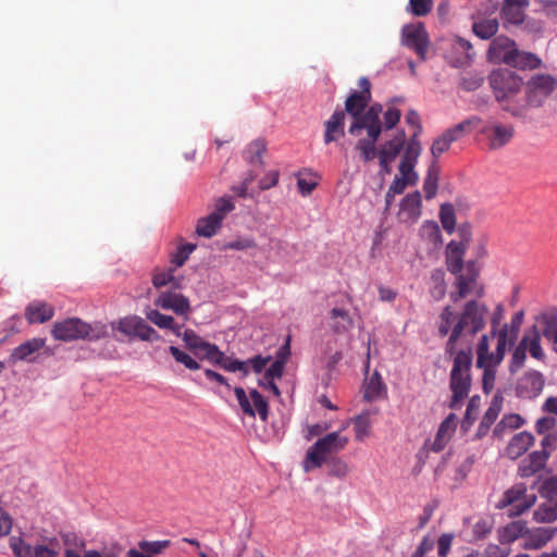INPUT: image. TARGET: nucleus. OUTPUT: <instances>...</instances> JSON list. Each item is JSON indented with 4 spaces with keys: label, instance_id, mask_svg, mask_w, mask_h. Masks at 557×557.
<instances>
[{
    "label": "nucleus",
    "instance_id": "obj_3",
    "mask_svg": "<svg viewBox=\"0 0 557 557\" xmlns=\"http://www.w3.org/2000/svg\"><path fill=\"white\" fill-rule=\"evenodd\" d=\"M487 59L491 63H504L522 70L536 69L541 64V60L535 54L519 50L517 44L504 35L497 36L491 41Z\"/></svg>",
    "mask_w": 557,
    "mask_h": 557
},
{
    "label": "nucleus",
    "instance_id": "obj_23",
    "mask_svg": "<svg viewBox=\"0 0 557 557\" xmlns=\"http://www.w3.org/2000/svg\"><path fill=\"white\" fill-rule=\"evenodd\" d=\"M382 127L383 126L380 117H374L362 113L352 121L348 132L352 136H358L362 129H366L369 137L379 139L382 133Z\"/></svg>",
    "mask_w": 557,
    "mask_h": 557
},
{
    "label": "nucleus",
    "instance_id": "obj_40",
    "mask_svg": "<svg viewBox=\"0 0 557 557\" xmlns=\"http://www.w3.org/2000/svg\"><path fill=\"white\" fill-rule=\"evenodd\" d=\"M499 23L496 17L480 18L472 24V32L481 39L487 40L496 35Z\"/></svg>",
    "mask_w": 557,
    "mask_h": 557
},
{
    "label": "nucleus",
    "instance_id": "obj_60",
    "mask_svg": "<svg viewBox=\"0 0 557 557\" xmlns=\"http://www.w3.org/2000/svg\"><path fill=\"white\" fill-rule=\"evenodd\" d=\"M451 144V140L445 133H442L438 137H436L431 146L433 161L437 163V159L449 149Z\"/></svg>",
    "mask_w": 557,
    "mask_h": 557
},
{
    "label": "nucleus",
    "instance_id": "obj_47",
    "mask_svg": "<svg viewBox=\"0 0 557 557\" xmlns=\"http://www.w3.org/2000/svg\"><path fill=\"white\" fill-rule=\"evenodd\" d=\"M265 144L261 139L251 141L244 151V159L250 164H262V156L265 152Z\"/></svg>",
    "mask_w": 557,
    "mask_h": 557
},
{
    "label": "nucleus",
    "instance_id": "obj_44",
    "mask_svg": "<svg viewBox=\"0 0 557 557\" xmlns=\"http://www.w3.org/2000/svg\"><path fill=\"white\" fill-rule=\"evenodd\" d=\"M386 391L379 372H374L366 382L364 399L372 401L379 399Z\"/></svg>",
    "mask_w": 557,
    "mask_h": 557
},
{
    "label": "nucleus",
    "instance_id": "obj_50",
    "mask_svg": "<svg viewBox=\"0 0 557 557\" xmlns=\"http://www.w3.org/2000/svg\"><path fill=\"white\" fill-rule=\"evenodd\" d=\"M420 236L434 246L442 243L441 228L435 221H424L420 227Z\"/></svg>",
    "mask_w": 557,
    "mask_h": 557
},
{
    "label": "nucleus",
    "instance_id": "obj_21",
    "mask_svg": "<svg viewBox=\"0 0 557 557\" xmlns=\"http://www.w3.org/2000/svg\"><path fill=\"white\" fill-rule=\"evenodd\" d=\"M557 528L552 527H540L532 530L527 528L521 546L524 549H540L555 536Z\"/></svg>",
    "mask_w": 557,
    "mask_h": 557
},
{
    "label": "nucleus",
    "instance_id": "obj_45",
    "mask_svg": "<svg viewBox=\"0 0 557 557\" xmlns=\"http://www.w3.org/2000/svg\"><path fill=\"white\" fill-rule=\"evenodd\" d=\"M524 423L523 418L517 413L506 414L502 418V420L496 424L493 433L496 437H504L507 431H512L519 429Z\"/></svg>",
    "mask_w": 557,
    "mask_h": 557
},
{
    "label": "nucleus",
    "instance_id": "obj_36",
    "mask_svg": "<svg viewBox=\"0 0 557 557\" xmlns=\"http://www.w3.org/2000/svg\"><path fill=\"white\" fill-rule=\"evenodd\" d=\"M145 313L146 318L158 327L170 330L176 336H181L182 325L175 323L173 317L163 314L154 309H148L145 311Z\"/></svg>",
    "mask_w": 557,
    "mask_h": 557
},
{
    "label": "nucleus",
    "instance_id": "obj_43",
    "mask_svg": "<svg viewBox=\"0 0 557 557\" xmlns=\"http://www.w3.org/2000/svg\"><path fill=\"white\" fill-rule=\"evenodd\" d=\"M65 546L64 557H82L79 552L85 548L86 542L74 532L61 533Z\"/></svg>",
    "mask_w": 557,
    "mask_h": 557
},
{
    "label": "nucleus",
    "instance_id": "obj_25",
    "mask_svg": "<svg viewBox=\"0 0 557 557\" xmlns=\"http://www.w3.org/2000/svg\"><path fill=\"white\" fill-rule=\"evenodd\" d=\"M549 457V451H533L527 458L522 459L518 474L521 478H530L544 469L546 461Z\"/></svg>",
    "mask_w": 557,
    "mask_h": 557
},
{
    "label": "nucleus",
    "instance_id": "obj_55",
    "mask_svg": "<svg viewBox=\"0 0 557 557\" xmlns=\"http://www.w3.org/2000/svg\"><path fill=\"white\" fill-rule=\"evenodd\" d=\"M440 219L444 230L451 234L455 231L456 218L454 207L450 203L441 206Z\"/></svg>",
    "mask_w": 557,
    "mask_h": 557
},
{
    "label": "nucleus",
    "instance_id": "obj_7",
    "mask_svg": "<svg viewBox=\"0 0 557 557\" xmlns=\"http://www.w3.org/2000/svg\"><path fill=\"white\" fill-rule=\"evenodd\" d=\"M454 275L456 276L454 283L456 292L449 294V298L453 302L456 304L467 298L470 294H474L479 298L484 296V286L478 282L480 267L476 261H468L465 269Z\"/></svg>",
    "mask_w": 557,
    "mask_h": 557
},
{
    "label": "nucleus",
    "instance_id": "obj_31",
    "mask_svg": "<svg viewBox=\"0 0 557 557\" xmlns=\"http://www.w3.org/2000/svg\"><path fill=\"white\" fill-rule=\"evenodd\" d=\"M482 123L480 116L472 115L462 122L447 128L444 133L448 136L451 143H455L466 136H468L474 128Z\"/></svg>",
    "mask_w": 557,
    "mask_h": 557
},
{
    "label": "nucleus",
    "instance_id": "obj_46",
    "mask_svg": "<svg viewBox=\"0 0 557 557\" xmlns=\"http://www.w3.org/2000/svg\"><path fill=\"white\" fill-rule=\"evenodd\" d=\"M181 336L187 347L193 354L197 351L199 348H209L214 350L215 344H211L209 342L203 341L199 335L196 334L193 330H185L184 333L181 332Z\"/></svg>",
    "mask_w": 557,
    "mask_h": 557
},
{
    "label": "nucleus",
    "instance_id": "obj_29",
    "mask_svg": "<svg viewBox=\"0 0 557 557\" xmlns=\"http://www.w3.org/2000/svg\"><path fill=\"white\" fill-rule=\"evenodd\" d=\"M542 335V326L537 329L533 326L531 330L525 332L520 342H524L525 349L529 351L530 356L536 360L544 361L546 355L541 344Z\"/></svg>",
    "mask_w": 557,
    "mask_h": 557
},
{
    "label": "nucleus",
    "instance_id": "obj_33",
    "mask_svg": "<svg viewBox=\"0 0 557 557\" xmlns=\"http://www.w3.org/2000/svg\"><path fill=\"white\" fill-rule=\"evenodd\" d=\"M482 123L480 116L472 115L462 122L447 128L444 133L448 136L451 143H455L466 136H468L474 128Z\"/></svg>",
    "mask_w": 557,
    "mask_h": 557
},
{
    "label": "nucleus",
    "instance_id": "obj_52",
    "mask_svg": "<svg viewBox=\"0 0 557 557\" xmlns=\"http://www.w3.org/2000/svg\"><path fill=\"white\" fill-rule=\"evenodd\" d=\"M376 141H377V139H374L369 136L367 138H361L357 141L356 150L359 151L360 157L364 162H370L376 157V154H377V151L375 148Z\"/></svg>",
    "mask_w": 557,
    "mask_h": 557
},
{
    "label": "nucleus",
    "instance_id": "obj_22",
    "mask_svg": "<svg viewBox=\"0 0 557 557\" xmlns=\"http://www.w3.org/2000/svg\"><path fill=\"white\" fill-rule=\"evenodd\" d=\"M529 0H504L500 16L505 23L520 25L524 22Z\"/></svg>",
    "mask_w": 557,
    "mask_h": 557
},
{
    "label": "nucleus",
    "instance_id": "obj_30",
    "mask_svg": "<svg viewBox=\"0 0 557 557\" xmlns=\"http://www.w3.org/2000/svg\"><path fill=\"white\" fill-rule=\"evenodd\" d=\"M45 345L46 339L44 338L28 339L12 350L10 361L14 363L16 361L28 360L29 356L40 350Z\"/></svg>",
    "mask_w": 557,
    "mask_h": 557
},
{
    "label": "nucleus",
    "instance_id": "obj_28",
    "mask_svg": "<svg viewBox=\"0 0 557 557\" xmlns=\"http://www.w3.org/2000/svg\"><path fill=\"white\" fill-rule=\"evenodd\" d=\"M466 245L463 242L451 240L446 248V265L451 274H457L465 269L463 255Z\"/></svg>",
    "mask_w": 557,
    "mask_h": 557
},
{
    "label": "nucleus",
    "instance_id": "obj_58",
    "mask_svg": "<svg viewBox=\"0 0 557 557\" xmlns=\"http://www.w3.org/2000/svg\"><path fill=\"white\" fill-rule=\"evenodd\" d=\"M523 317H524L523 311L516 312L513 314V317L511 318L510 324H504L503 327L500 329V330H505L507 327V330H508V338H507L508 345H512L515 343V341L517 339L520 326L523 322Z\"/></svg>",
    "mask_w": 557,
    "mask_h": 557
},
{
    "label": "nucleus",
    "instance_id": "obj_59",
    "mask_svg": "<svg viewBox=\"0 0 557 557\" xmlns=\"http://www.w3.org/2000/svg\"><path fill=\"white\" fill-rule=\"evenodd\" d=\"M170 354L173 356L176 362L184 364L189 370H199L200 364L191 358L188 354L184 352L176 346L169 347Z\"/></svg>",
    "mask_w": 557,
    "mask_h": 557
},
{
    "label": "nucleus",
    "instance_id": "obj_4",
    "mask_svg": "<svg viewBox=\"0 0 557 557\" xmlns=\"http://www.w3.org/2000/svg\"><path fill=\"white\" fill-rule=\"evenodd\" d=\"M51 334L57 341L72 342L77 339H87L96 342L109 336V326L102 322L91 324L84 322L79 318H69L55 322Z\"/></svg>",
    "mask_w": 557,
    "mask_h": 557
},
{
    "label": "nucleus",
    "instance_id": "obj_9",
    "mask_svg": "<svg viewBox=\"0 0 557 557\" xmlns=\"http://www.w3.org/2000/svg\"><path fill=\"white\" fill-rule=\"evenodd\" d=\"M557 86V81L548 74L533 75L527 83L523 95L525 110L529 107H541L545 100L553 94Z\"/></svg>",
    "mask_w": 557,
    "mask_h": 557
},
{
    "label": "nucleus",
    "instance_id": "obj_56",
    "mask_svg": "<svg viewBox=\"0 0 557 557\" xmlns=\"http://www.w3.org/2000/svg\"><path fill=\"white\" fill-rule=\"evenodd\" d=\"M527 359V349L524 342H519V344L516 346V348L512 351L511 360L509 364V371L511 373L517 372L519 369H521L524 366Z\"/></svg>",
    "mask_w": 557,
    "mask_h": 557
},
{
    "label": "nucleus",
    "instance_id": "obj_48",
    "mask_svg": "<svg viewBox=\"0 0 557 557\" xmlns=\"http://www.w3.org/2000/svg\"><path fill=\"white\" fill-rule=\"evenodd\" d=\"M214 364L228 372L238 371L242 372L244 376L248 375V362L232 359L231 357H227L223 351H221V357L216 359Z\"/></svg>",
    "mask_w": 557,
    "mask_h": 557
},
{
    "label": "nucleus",
    "instance_id": "obj_39",
    "mask_svg": "<svg viewBox=\"0 0 557 557\" xmlns=\"http://www.w3.org/2000/svg\"><path fill=\"white\" fill-rule=\"evenodd\" d=\"M440 181V166L435 161L429 165L423 181V191L426 200L433 199L437 194Z\"/></svg>",
    "mask_w": 557,
    "mask_h": 557
},
{
    "label": "nucleus",
    "instance_id": "obj_8",
    "mask_svg": "<svg viewBox=\"0 0 557 557\" xmlns=\"http://www.w3.org/2000/svg\"><path fill=\"white\" fill-rule=\"evenodd\" d=\"M536 502L534 494H528L525 484L518 483L507 490L497 504V508L507 509L511 518L519 517L528 511Z\"/></svg>",
    "mask_w": 557,
    "mask_h": 557
},
{
    "label": "nucleus",
    "instance_id": "obj_5",
    "mask_svg": "<svg viewBox=\"0 0 557 557\" xmlns=\"http://www.w3.org/2000/svg\"><path fill=\"white\" fill-rule=\"evenodd\" d=\"M454 355V363L449 375V388L453 393L449 407L457 409L461 401L469 396L471 388L472 351L470 348L455 350Z\"/></svg>",
    "mask_w": 557,
    "mask_h": 557
},
{
    "label": "nucleus",
    "instance_id": "obj_27",
    "mask_svg": "<svg viewBox=\"0 0 557 557\" xmlns=\"http://www.w3.org/2000/svg\"><path fill=\"white\" fill-rule=\"evenodd\" d=\"M54 315V308L45 301L35 300L25 309V318L30 324L45 323Z\"/></svg>",
    "mask_w": 557,
    "mask_h": 557
},
{
    "label": "nucleus",
    "instance_id": "obj_51",
    "mask_svg": "<svg viewBox=\"0 0 557 557\" xmlns=\"http://www.w3.org/2000/svg\"><path fill=\"white\" fill-rule=\"evenodd\" d=\"M355 438L358 442L364 441L370 435L371 419L368 412L358 414L354 420Z\"/></svg>",
    "mask_w": 557,
    "mask_h": 557
},
{
    "label": "nucleus",
    "instance_id": "obj_20",
    "mask_svg": "<svg viewBox=\"0 0 557 557\" xmlns=\"http://www.w3.org/2000/svg\"><path fill=\"white\" fill-rule=\"evenodd\" d=\"M154 305L165 310H172L176 314L186 315L190 312V304L187 297L173 292H162L154 300Z\"/></svg>",
    "mask_w": 557,
    "mask_h": 557
},
{
    "label": "nucleus",
    "instance_id": "obj_57",
    "mask_svg": "<svg viewBox=\"0 0 557 557\" xmlns=\"http://www.w3.org/2000/svg\"><path fill=\"white\" fill-rule=\"evenodd\" d=\"M171 541H140L138 547L140 550L147 553L150 556L161 554L164 549L170 547Z\"/></svg>",
    "mask_w": 557,
    "mask_h": 557
},
{
    "label": "nucleus",
    "instance_id": "obj_26",
    "mask_svg": "<svg viewBox=\"0 0 557 557\" xmlns=\"http://www.w3.org/2000/svg\"><path fill=\"white\" fill-rule=\"evenodd\" d=\"M533 443L534 436L531 433L527 431L517 433L508 443L505 449V455L508 458L516 460L521 457L533 445Z\"/></svg>",
    "mask_w": 557,
    "mask_h": 557
},
{
    "label": "nucleus",
    "instance_id": "obj_14",
    "mask_svg": "<svg viewBox=\"0 0 557 557\" xmlns=\"http://www.w3.org/2000/svg\"><path fill=\"white\" fill-rule=\"evenodd\" d=\"M403 41L406 47L412 49L420 59H425L429 47V38L425 27L422 23L416 25H406L403 28Z\"/></svg>",
    "mask_w": 557,
    "mask_h": 557
},
{
    "label": "nucleus",
    "instance_id": "obj_49",
    "mask_svg": "<svg viewBox=\"0 0 557 557\" xmlns=\"http://www.w3.org/2000/svg\"><path fill=\"white\" fill-rule=\"evenodd\" d=\"M500 412V406L498 404L492 403V405L488 407V409L485 411L484 416L482 417L480 424L478 426V436L482 437L484 436L493 423L496 421Z\"/></svg>",
    "mask_w": 557,
    "mask_h": 557
},
{
    "label": "nucleus",
    "instance_id": "obj_10",
    "mask_svg": "<svg viewBox=\"0 0 557 557\" xmlns=\"http://www.w3.org/2000/svg\"><path fill=\"white\" fill-rule=\"evenodd\" d=\"M508 330H499L497 333V345L494 352L490 351V336L483 334L476 347V367L498 366L505 357L507 348Z\"/></svg>",
    "mask_w": 557,
    "mask_h": 557
},
{
    "label": "nucleus",
    "instance_id": "obj_37",
    "mask_svg": "<svg viewBox=\"0 0 557 557\" xmlns=\"http://www.w3.org/2000/svg\"><path fill=\"white\" fill-rule=\"evenodd\" d=\"M537 523H550L557 520V498H544V502L533 512Z\"/></svg>",
    "mask_w": 557,
    "mask_h": 557
},
{
    "label": "nucleus",
    "instance_id": "obj_41",
    "mask_svg": "<svg viewBox=\"0 0 557 557\" xmlns=\"http://www.w3.org/2000/svg\"><path fill=\"white\" fill-rule=\"evenodd\" d=\"M222 226V221L215 214L201 218L197 222L196 233L206 238L214 236Z\"/></svg>",
    "mask_w": 557,
    "mask_h": 557
},
{
    "label": "nucleus",
    "instance_id": "obj_11",
    "mask_svg": "<svg viewBox=\"0 0 557 557\" xmlns=\"http://www.w3.org/2000/svg\"><path fill=\"white\" fill-rule=\"evenodd\" d=\"M10 546L16 557H60V543L55 537L36 545H30L21 537H11Z\"/></svg>",
    "mask_w": 557,
    "mask_h": 557
},
{
    "label": "nucleus",
    "instance_id": "obj_2",
    "mask_svg": "<svg viewBox=\"0 0 557 557\" xmlns=\"http://www.w3.org/2000/svg\"><path fill=\"white\" fill-rule=\"evenodd\" d=\"M488 81L503 110L513 116L525 114L523 81L519 75L510 70L499 69L491 73Z\"/></svg>",
    "mask_w": 557,
    "mask_h": 557
},
{
    "label": "nucleus",
    "instance_id": "obj_53",
    "mask_svg": "<svg viewBox=\"0 0 557 557\" xmlns=\"http://www.w3.org/2000/svg\"><path fill=\"white\" fill-rule=\"evenodd\" d=\"M493 520L490 517L479 518L472 525V539L480 541L485 539L493 529Z\"/></svg>",
    "mask_w": 557,
    "mask_h": 557
},
{
    "label": "nucleus",
    "instance_id": "obj_16",
    "mask_svg": "<svg viewBox=\"0 0 557 557\" xmlns=\"http://www.w3.org/2000/svg\"><path fill=\"white\" fill-rule=\"evenodd\" d=\"M545 385L544 376L536 370L527 371L517 382L516 392L523 399L536 398Z\"/></svg>",
    "mask_w": 557,
    "mask_h": 557
},
{
    "label": "nucleus",
    "instance_id": "obj_1",
    "mask_svg": "<svg viewBox=\"0 0 557 557\" xmlns=\"http://www.w3.org/2000/svg\"><path fill=\"white\" fill-rule=\"evenodd\" d=\"M487 313V306L475 299L466 301L459 312L450 305L445 306L440 313L437 329L440 336L448 335L446 354H455L457 342L462 336H474L482 331L486 324Z\"/></svg>",
    "mask_w": 557,
    "mask_h": 557
},
{
    "label": "nucleus",
    "instance_id": "obj_13",
    "mask_svg": "<svg viewBox=\"0 0 557 557\" xmlns=\"http://www.w3.org/2000/svg\"><path fill=\"white\" fill-rule=\"evenodd\" d=\"M360 91L351 92L345 101V114L348 113L352 121L363 113L371 100V83L367 77L358 82Z\"/></svg>",
    "mask_w": 557,
    "mask_h": 557
},
{
    "label": "nucleus",
    "instance_id": "obj_63",
    "mask_svg": "<svg viewBox=\"0 0 557 557\" xmlns=\"http://www.w3.org/2000/svg\"><path fill=\"white\" fill-rule=\"evenodd\" d=\"M539 492L542 498H557V475L546 479L542 483Z\"/></svg>",
    "mask_w": 557,
    "mask_h": 557
},
{
    "label": "nucleus",
    "instance_id": "obj_19",
    "mask_svg": "<svg viewBox=\"0 0 557 557\" xmlns=\"http://www.w3.org/2000/svg\"><path fill=\"white\" fill-rule=\"evenodd\" d=\"M536 322L542 326V335L557 355V306L550 307L536 317Z\"/></svg>",
    "mask_w": 557,
    "mask_h": 557
},
{
    "label": "nucleus",
    "instance_id": "obj_24",
    "mask_svg": "<svg viewBox=\"0 0 557 557\" xmlns=\"http://www.w3.org/2000/svg\"><path fill=\"white\" fill-rule=\"evenodd\" d=\"M345 111L335 110L324 123V144L329 145L333 141L338 140L345 135Z\"/></svg>",
    "mask_w": 557,
    "mask_h": 557
},
{
    "label": "nucleus",
    "instance_id": "obj_17",
    "mask_svg": "<svg viewBox=\"0 0 557 557\" xmlns=\"http://www.w3.org/2000/svg\"><path fill=\"white\" fill-rule=\"evenodd\" d=\"M457 426V417L454 413L448 414L440 424L435 438L428 440L423 448L428 451L441 453L451 440Z\"/></svg>",
    "mask_w": 557,
    "mask_h": 557
},
{
    "label": "nucleus",
    "instance_id": "obj_32",
    "mask_svg": "<svg viewBox=\"0 0 557 557\" xmlns=\"http://www.w3.org/2000/svg\"><path fill=\"white\" fill-rule=\"evenodd\" d=\"M482 123L480 116L472 115L462 122L447 128L444 133L448 136L451 143H455L466 136H468L474 128Z\"/></svg>",
    "mask_w": 557,
    "mask_h": 557
},
{
    "label": "nucleus",
    "instance_id": "obj_12",
    "mask_svg": "<svg viewBox=\"0 0 557 557\" xmlns=\"http://www.w3.org/2000/svg\"><path fill=\"white\" fill-rule=\"evenodd\" d=\"M234 393L242 411L246 416L255 418L258 412L261 420L265 421L268 419V401L257 389H251L249 392V397L243 387H235Z\"/></svg>",
    "mask_w": 557,
    "mask_h": 557
},
{
    "label": "nucleus",
    "instance_id": "obj_38",
    "mask_svg": "<svg viewBox=\"0 0 557 557\" xmlns=\"http://www.w3.org/2000/svg\"><path fill=\"white\" fill-rule=\"evenodd\" d=\"M405 132L404 131H400L398 132L394 138H392L391 140H387L385 144H383L379 151H377V154L380 156H383V158L386 160V159H392V160H395L398 154L400 153V151L404 149V146H405Z\"/></svg>",
    "mask_w": 557,
    "mask_h": 557
},
{
    "label": "nucleus",
    "instance_id": "obj_64",
    "mask_svg": "<svg viewBox=\"0 0 557 557\" xmlns=\"http://www.w3.org/2000/svg\"><path fill=\"white\" fill-rule=\"evenodd\" d=\"M410 11L416 16L428 15L433 8V0H410Z\"/></svg>",
    "mask_w": 557,
    "mask_h": 557
},
{
    "label": "nucleus",
    "instance_id": "obj_34",
    "mask_svg": "<svg viewBox=\"0 0 557 557\" xmlns=\"http://www.w3.org/2000/svg\"><path fill=\"white\" fill-rule=\"evenodd\" d=\"M332 331L336 334H345L349 332L354 326L352 318L349 312L345 309L333 308L330 311Z\"/></svg>",
    "mask_w": 557,
    "mask_h": 557
},
{
    "label": "nucleus",
    "instance_id": "obj_61",
    "mask_svg": "<svg viewBox=\"0 0 557 557\" xmlns=\"http://www.w3.org/2000/svg\"><path fill=\"white\" fill-rule=\"evenodd\" d=\"M484 77L476 73H468L460 81V88L466 91H474L482 86Z\"/></svg>",
    "mask_w": 557,
    "mask_h": 557
},
{
    "label": "nucleus",
    "instance_id": "obj_42",
    "mask_svg": "<svg viewBox=\"0 0 557 557\" xmlns=\"http://www.w3.org/2000/svg\"><path fill=\"white\" fill-rule=\"evenodd\" d=\"M140 317L138 315H126L110 323L112 331H117L129 339L135 338L136 330Z\"/></svg>",
    "mask_w": 557,
    "mask_h": 557
},
{
    "label": "nucleus",
    "instance_id": "obj_15",
    "mask_svg": "<svg viewBox=\"0 0 557 557\" xmlns=\"http://www.w3.org/2000/svg\"><path fill=\"white\" fill-rule=\"evenodd\" d=\"M422 213V197L420 191L407 194L399 202L397 219L400 223L414 224Z\"/></svg>",
    "mask_w": 557,
    "mask_h": 557
},
{
    "label": "nucleus",
    "instance_id": "obj_54",
    "mask_svg": "<svg viewBox=\"0 0 557 557\" xmlns=\"http://www.w3.org/2000/svg\"><path fill=\"white\" fill-rule=\"evenodd\" d=\"M135 338H139L145 342L161 341L160 334L152 326L147 324L143 318H140L138 322Z\"/></svg>",
    "mask_w": 557,
    "mask_h": 557
},
{
    "label": "nucleus",
    "instance_id": "obj_62",
    "mask_svg": "<svg viewBox=\"0 0 557 557\" xmlns=\"http://www.w3.org/2000/svg\"><path fill=\"white\" fill-rule=\"evenodd\" d=\"M235 209V205L233 202L232 197H221L215 201V208L214 211L211 212L212 214H215L218 218H220L221 221L224 220L226 214Z\"/></svg>",
    "mask_w": 557,
    "mask_h": 557
},
{
    "label": "nucleus",
    "instance_id": "obj_35",
    "mask_svg": "<svg viewBox=\"0 0 557 557\" xmlns=\"http://www.w3.org/2000/svg\"><path fill=\"white\" fill-rule=\"evenodd\" d=\"M527 523L522 520L512 521L498 531V539L502 544H510L519 537L524 540Z\"/></svg>",
    "mask_w": 557,
    "mask_h": 557
},
{
    "label": "nucleus",
    "instance_id": "obj_18",
    "mask_svg": "<svg viewBox=\"0 0 557 557\" xmlns=\"http://www.w3.org/2000/svg\"><path fill=\"white\" fill-rule=\"evenodd\" d=\"M481 133L486 137L488 148L497 150L510 143L515 135V127L496 123L484 126Z\"/></svg>",
    "mask_w": 557,
    "mask_h": 557
},
{
    "label": "nucleus",
    "instance_id": "obj_6",
    "mask_svg": "<svg viewBox=\"0 0 557 557\" xmlns=\"http://www.w3.org/2000/svg\"><path fill=\"white\" fill-rule=\"evenodd\" d=\"M349 443L347 436H341L339 432H331L319 438L306 454L305 470L310 471L320 468L327 460V456L342 451Z\"/></svg>",
    "mask_w": 557,
    "mask_h": 557
}]
</instances>
